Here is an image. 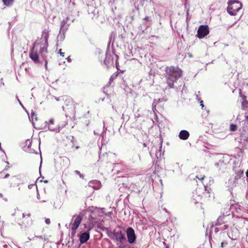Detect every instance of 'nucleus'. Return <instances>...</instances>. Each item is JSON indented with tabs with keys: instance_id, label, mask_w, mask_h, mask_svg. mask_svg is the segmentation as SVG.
Listing matches in <instances>:
<instances>
[{
	"instance_id": "obj_1",
	"label": "nucleus",
	"mask_w": 248,
	"mask_h": 248,
	"mask_svg": "<svg viewBox=\"0 0 248 248\" xmlns=\"http://www.w3.org/2000/svg\"><path fill=\"white\" fill-rule=\"evenodd\" d=\"M165 81L169 88H172L174 84L182 77L183 71L178 67H167L165 70Z\"/></svg>"
},
{
	"instance_id": "obj_2",
	"label": "nucleus",
	"mask_w": 248,
	"mask_h": 248,
	"mask_svg": "<svg viewBox=\"0 0 248 248\" xmlns=\"http://www.w3.org/2000/svg\"><path fill=\"white\" fill-rule=\"evenodd\" d=\"M42 36L44 38V39L41 38L36 40L33 47L34 48L36 46H39V53L41 54L43 59L45 60V66L47 68V61L46 60V56L45 55L47 53V48L48 46L49 31L46 29L44 30L42 32Z\"/></svg>"
},
{
	"instance_id": "obj_3",
	"label": "nucleus",
	"mask_w": 248,
	"mask_h": 248,
	"mask_svg": "<svg viewBox=\"0 0 248 248\" xmlns=\"http://www.w3.org/2000/svg\"><path fill=\"white\" fill-rule=\"evenodd\" d=\"M228 4L227 12L231 16H235L242 8V3L237 0H230Z\"/></svg>"
},
{
	"instance_id": "obj_4",
	"label": "nucleus",
	"mask_w": 248,
	"mask_h": 248,
	"mask_svg": "<svg viewBox=\"0 0 248 248\" xmlns=\"http://www.w3.org/2000/svg\"><path fill=\"white\" fill-rule=\"evenodd\" d=\"M209 33V29L208 25H202L200 26L197 31V36L199 39H202Z\"/></svg>"
},
{
	"instance_id": "obj_5",
	"label": "nucleus",
	"mask_w": 248,
	"mask_h": 248,
	"mask_svg": "<svg viewBox=\"0 0 248 248\" xmlns=\"http://www.w3.org/2000/svg\"><path fill=\"white\" fill-rule=\"evenodd\" d=\"M82 217L80 215L76 217L73 224L71 226V236L74 237L76 233L77 230L81 222Z\"/></svg>"
},
{
	"instance_id": "obj_6",
	"label": "nucleus",
	"mask_w": 248,
	"mask_h": 248,
	"mask_svg": "<svg viewBox=\"0 0 248 248\" xmlns=\"http://www.w3.org/2000/svg\"><path fill=\"white\" fill-rule=\"evenodd\" d=\"M32 218L31 215L30 213H23L21 219L22 225L25 226L31 225L32 223Z\"/></svg>"
},
{
	"instance_id": "obj_7",
	"label": "nucleus",
	"mask_w": 248,
	"mask_h": 248,
	"mask_svg": "<svg viewBox=\"0 0 248 248\" xmlns=\"http://www.w3.org/2000/svg\"><path fill=\"white\" fill-rule=\"evenodd\" d=\"M126 234L128 242L130 244L134 243L136 240V237L134 230L132 228L129 227L127 229Z\"/></svg>"
},
{
	"instance_id": "obj_8",
	"label": "nucleus",
	"mask_w": 248,
	"mask_h": 248,
	"mask_svg": "<svg viewBox=\"0 0 248 248\" xmlns=\"http://www.w3.org/2000/svg\"><path fill=\"white\" fill-rule=\"evenodd\" d=\"M48 129L52 131L58 132L60 131V126L58 125V123H56L55 120L51 118L49 120L48 123Z\"/></svg>"
},
{
	"instance_id": "obj_9",
	"label": "nucleus",
	"mask_w": 248,
	"mask_h": 248,
	"mask_svg": "<svg viewBox=\"0 0 248 248\" xmlns=\"http://www.w3.org/2000/svg\"><path fill=\"white\" fill-rule=\"evenodd\" d=\"M30 58L35 63H40V61L39 59V57L37 53L34 51V47L32 48L29 53Z\"/></svg>"
},
{
	"instance_id": "obj_10",
	"label": "nucleus",
	"mask_w": 248,
	"mask_h": 248,
	"mask_svg": "<svg viewBox=\"0 0 248 248\" xmlns=\"http://www.w3.org/2000/svg\"><path fill=\"white\" fill-rule=\"evenodd\" d=\"M20 183V178L19 176L15 175L12 176L8 181V184L11 186H18Z\"/></svg>"
},
{
	"instance_id": "obj_11",
	"label": "nucleus",
	"mask_w": 248,
	"mask_h": 248,
	"mask_svg": "<svg viewBox=\"0 0 248 248\" xmlns=\"http://www.w3.org/2000/svg\"><path fill=\"white\" fill-rule=\"evenodd\" d=\"M113 62V59L110 53H106V57L104 61V63L108 66L110 64H112Z\"/></svg>"
},
{
	"instance_id": "obj_12",
	"label": "nucleus",
	"mask_w": 248,
	"mask_h": 248,
	"mask_svg": "<svg viewBox=\"0 0 248 248\" xmlns=\"http://www.w3.org/2000/svg\"><path fill=\"white\" fill-rule=\"evenodd\" d=\"M90 238L89 233L85 232L80 234L79 240L81 244L86 243Z\"/></svg>"
},
{
	"instance_id": "obj_13",
	"label": "nucleus",
	"mask_w": 248,
	"mask_h": 248,
	"mask_svg": "<svg viewBox=\"0 0 248 248\" xmlns=\"http://www.w3.org/2000/svg\"><path fill=\"white\" fill-rule=\"evenodd\" d=\"M189 136V132L186 130H181L179 134V137L180 139L183 140H186L188 139Z\"/></svg>"
},
{
	"instance_id": "obj_14",
	"label": "nucleus",
	"mask_w": 248,
	"mask_h": 248,
	"mask_svg": "<svg viewBox=\"0 0 248 248\" xmlns=\"http://www.w3.org/2000/svg\"><path fill=\"white\" fill-rule=\"evenodd\" d=\"M225 216L219 217L217 220L216 225L219 226L224 223Z\"/></svg>"
},
{
	"instance_id": "obj_15",
	"label": "nucleus",
	"mask_w": 248,
	"mask_h": 248,
	"mask_svg": "<svg viewBox=\"0 0 248 248\" xmlns=\"http://www.w3.org/2000/svg\"><path fill=\"white\" fill-rule=\"evenodd\" d=\"M66 138L68 140V143H66V142H65V140L63 139V142H64V144H65V145H67L68 144H70L71 143H72V144L73 143V141L74 139L73 136H72L71 135L67 136Z\"/></svg>"
},
{
	"instance_id": "obj_16",
	"label": "nucleus",
	"mask_w": 248,
	"mask_h": 248,
	"mask_svg": "<svg viewBox=\"0 0 248 248\" xmlns=\"http://www.w3.org/2000/svg\"><path fill=\"white\" fill-rule=\"evenodd\" d=\"M9 174L6 173L5 170L0 172V178H6L9 176Z\"/></svg>"
},
{
	"instance_id": "obj_17",
	"label": "nucleus",
	"mask_w": 248,
	"mask_h": 248,
	"mask_svg": "<svg viewBox=\"0 0 248 248\" xmlns=\"http://www.w3.org/2000/svg\"><path fill=\"white\" fill-rule=\"evenodd\" d=\"M122 234V231L116 232V230H114L113 231L114 236L115 237L117 240H118L119 237H120Z\"/></svg>"
},
{
	"instance_id": "obj_18",
	"label": "nucleus",
	"mask_w": 248,
	"mask_h": 248,
	"mask_svg": "<svg viewBox=\"0 0 248 248\" xmlns=\"http://www.w3.org/2000/svg\"><path fill=\"white\" fill-rule=\"evenodd\" d=\"M241 106H242V109L243 110H245V109H246L247 108H248V101L247 100L242 101V102H241Z\"/></svg>"
},
{
	"instance_id": "obj_19",
	"label": "nucleus",
	"mask_w": 248,
	"mask_h": 248,
	"mask_svg": "<svg viewBox=\"0 0 248 248\" xmlns=\"http://www.w3.org/2000/svg\"><path fill=\"white\" fill-rule=\"evenodd\" d=\"M118 75H119V72H116L115 73H114L110 77V78H109V81L110 82H112L114 79L118 77Z\"/></svg>"
},
{
	"instance_id": "obj_20",
	"label": "nucleus",
	"mask_w": 248,
	"mask_h": 248,
	"mask_svg": "<svg viewBox=\"0 0 248 248\" xmlns=\"http://www.w3.org/2000/svg\"><path fill=\"white\" fill-rule=\"evenodd\" d=\"M4 4L6 6H9L13 2L14 0H2Z\"/></svg>"
},
{
	"instance_id": "obj_21",
	"label": "nucleus",
	"mask_w": 248,
	"mask_h": 248,
	"mask_svg": "<svg viewBox=\"0 0 248 248\" xmlns=\"http://www.w3.org/2000/svg\"><path fill=\"white\" fill-rule=\"evenodd\" d=\"M237 129V125L233 124H231L230 126V130L232 132L235 131Z\"/></svg>"
},
{
	"instance_id": "obj_22",
	"label": "nucleus",
	"mask_w": 248,
	"mask_h": 248,
	"mask_svg": "<svg viewBox=\"0 0 248 248\" xmlns=\"http://www.w3.org/2000/svg\"><path fill=\"white\" fill-rule=\"evenodd\" d=\"M126 240V238L124 236V234H122L120 237H119L118 240L120 243L122 244L124 243V241H125Z\"/></svg>"
},
{
	"instance_id": "obj_23",
	"label": "nucleus",
	"mask_w": 248,
	"mask_h": 248,
	"mask_svg": "<svg viewBox=\"0 0 248 248\" xmlns=\"http://www.w3.org/2000/svg\"><path fill=\"white\" fill-rule=\"evenodd\" d=\"M99 228L102 230V231H105L106 232H111V230L110 229H109V228H107V227H105L104 226H101V225H100L99 226Z\"/></svg>"
},
{
	"instance_id": "obj_24",
	"label": "nucleus",
	"mask_w": 248,
	"mask_h": 248,
	"mask_svg": "<svg viewBox=\"0 0 248 248\" xmlns=\"http://www.w3.org/2000/svg\"><path fill=\"white\" fill-rule=\"evenodd\" d=\"M28 187L30 189L32 188V189H35V190L37 191V187L36 185H35L34 184L30 185L28 186Z\"/></svg>"
},
{
	"instance_id": "obj_25",
	"label": "nucleus",
	"mask_w": 248,
	"mask_h": 248,
	"mask_svg": "<svg viewBox=\"0 0 248 248\" xmlns=\"http://www.w3.org/2000/svg\"><path fill=\"white\" fill-rule=\"evenodd\" d=\"M75 173L77 174H78V175H79V176L80 177V178H82V179H83L84 178V175L81 173L78 170H76L75 171Z\"/></svg>"
},
{
	"instance_id": "obj_26",
	"label": "nucleus",
	"mask_w": 248,
	"mask_h": 248,
	"mask_svg": "<svg viewBox=\"0 0 248 248\" xmlns=\"http://www.w3.org/2000/svg\"><path fill=\"white\" fill-rule=\"evenodd\" d=\"M228 245V242L222 240V241L221 243V248H224Z\"/></svg>"
},
{
	"instance_id": "obj_27",
	"label": "nucleus",
	"mask_w": 248,
	"mask_h": 248,
	"mask_svg": "<svg viewBox=\"0 0 248 248\" xmlns=\"http://www.w3.org/2000/svg\"><path fill=\"white\" fill-rule=\"evenodd\" d=\"M196 177L200 180H203L205 177V175H201V176H199L197 175L196 176Z\"/></svg>"
},
{
	"instance_id": "obj_28",
	"label": "nucleus",
	"mask_w": 248,
	"mask_h": 248,
	"mask_svg": "<svg viewBox=\"0 0 248 248\" xmlns=\"http://www.w3.org/2000/svg\"><path fill=\"white\" fill-rule=\"evenodd\" d=\"M45 222H46V224H47L49 225V224H50V223H51V221H50V219H49V218H46L45 219Z\"/></svg>"
},
{
	"instance_id": "obj_29",
	"label": "nucleus",
	"mask_w": 248,
	"mask_h": 248,
	"mask_svg": "<svg viewBox=\"0 0 248 248\" xmlns=\"http://www.w3.org/2000/svg\"><path fill=\"white\" fill-rule=\"evenodd\" d=\"M243 101L247 100V96L245 95L241 94L240 95Z\"/></svg>"
},
{
	"instance_id": "obj_30",
	"label": "nucleus",
	"mask_w": 248,
	"mask_h": 248,
	"mask_svg": "<svg viewBox=\"0 0 248 248\" xmlns=\"http://www.w3.org/2000/svg\"><path fill=\"white\" fill-rule=\"evenodd\" d=\"M59 53L61 55V56H62V57H64V53L63 52H62V49H60L59 51Z\"/></svg>"
},
{
	"instance_id": "obj_31",
	"label": "nucleus",
	"mask_w": 248,
	"mask_h": 248,
	"mask_svg": "<svg viewBox=\"0 0 248 248\" xmlns=\"http://www.w3.org/2000/svg\"><path fill=\"white\" fill-rule=\"evenodd\" d=\"M239 95L242 94V90L241 89H240L239 90Z\"/></svg>"
},
{
	"instance_id": "obj_32",
	"label": "nucleus",
	"mask_w": 248,
	"mask_h": 248,
	"mask_svg": "<svg viewBox=\"0 0 248 248\" xmlns=\"http://www.w3.org/2000/svg\"><path fill=\"white\" fill-rule=\"evenodd\" d=\"M0 197L1 198H4V197H3V195L2 194V193H0Z\"/></svg>"
},
{
	"instance_id": "obj_33",
	"label": "nucleus",
	"mask_w": 248,
	"mask_h": 248,
	"mask_svg": "<svg viewBox=\"0 0 248 248\" xmlns=\"http://www.w3.org/2000/svg\"><path fill=\"white\" fill-rule=\"evenodd\" d=\"M225 235V234L224 233H222L220 234V236H222L223 237H224Z\"/></svg>"
},
{
	"instance_id": "obj_34",
	"label": "nucleus",
	"mask_w": 248,
	"mask_h": 248,
	"mask_svg": "<svg viewBox=\"0 0 248 248\" xmlns=\"http://www.w3.org/2000/svg\"><path fill=\"white\" fill-rule=\"evenodd\" d=\"M68 102H69V103H70V102H71V103H72V99H70H70H69Z\"/></svg>"
},
{
	"instance_id": "obj_35",
	"label": "nucleus",
	"mask_w": 248,
	"mask_h": 248,
	"mask_svg": "<svg viewBox=\"0 0 248 248\" xmlns=\"http://www.w3.org/2000/svg\"><path fill=\"white\" fill-rule=\"evenodd\" d=\"M246 176L248 178V170H247V171H246Z\"/></svg>"
},
{
	"instance_id": "obj_36",
	"label": "nucleus",
	"mask_w": 248,
	"mask_h": 248,
	"mask_svg": "<svg viewBox=\"0 0 248 248\" xmlns=\"http://www.w3.org/2000/svg\"><path fill=\"white\" fill-rule=\"evenodd\" d=\"M37 198L38 199H40V196H39V194L38 193H37Z\"/></svg>"
},
{
	"instance_id": "obj_37",
	"label": "nucleus",
	"mask_w": 248,
	"mask_h": 248,
	"mask_svg": "<svg viewBox=\"0 0 248 248\" xmlns=\"http://www.w3.org/2000/svg\"><path fill=\"white\" fill-rule=\"evenodd\" d=\"M143 145H144V146H145V147L146 146V144H145V143H144Z\"/></svg>"
},
{
	"instance_id": "obj_38",
	"label": "nucleus",
	"mask_w": 248,
	"mask_h": 248,
	"mask_svg": "<svg viewBox=\"0 0 248 248\" xmlns=\"http://www.w3.org/2000/svg\"><path fill=\"white\" fill-rule=\"evenodd\" d=\"M201 105L202 106V107H203V105L202 104H201Z\"/></svg>"
},
{
	"instance_id": "obj_39",
	"label": "nucleus",
	"mask_w": 248,
	"mask_h": 248,
	"mask_svg": "<svg viewBox=\"0 0 248 248\" xmlns=\"http://www.w3.org/2000/svg\"><path fill=\"white\" fill-rule=\"evenodd\" d=\"M247 119H248V117H247Z\"/></svg>"
}]
</instances>
